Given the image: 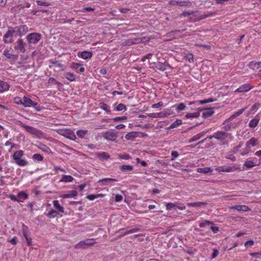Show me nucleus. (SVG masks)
<instances>
[{
    "instance_id": "obj_12",
    "label": "nucleus",
    "mask_w": 261,
    "mask_h": 261,
    "mask_svg": "<svg viewBox=\"0 0 261 261\" xmlns=\"http://www.w3.org/2000/svg\"><path fill=\"white\" fill-rule=\"evenodd\" d=\"M95 156L100 161H107L110 158V155L106 152H98L95 153Z\"/></svg>"
},
{
    "instance_id": "obj_41",
    "label": "nucleus",
    "mask_w": 261,
    "mask_h": 261,
    "mask_svg": "<svg viewBox=\"0 0 261 261\" xmlns=\"http://www.w3.org/2000/svg\"><path fill=\"white\" fill-rule=\"evenodd\" d=\"M199 116H200V113L197 112H195V113H187L185 117L186 118H197Z\"/></svg>"
},
{
    "instance_id": "obj_23",
    "label": "nucleus",
    "mask_w": 261,
    "mask_h": 261,
    "mask_svg": "<svg viewBox=\"0 0 261 261\" xmlns=\"http://www.w3.org/2000/svg\"><path fill=\"white\" fill-rule=\"evenodd\" d=\"M231 208V209L237 210L239 211L242 212H247L250 210L247 206L245 205H237L232 206Z\"/></svg>"
},
{
    "instance_id": "obj_59",
    "label": "nucleus",
    "mask_w": 261,
    "mask_h": 261,
    "mask_svg": "<svg viewBox=\"0 0 261 261\" xmlns=\"http://www.w3.org/2000/svg\"><path fill=\"white\" fill-rule=\"evenodd\" d=\"M117 181L116 179H114V178H103L101 180H99L98 181L99 182H108V181Z\"/></svg>"
},
{
    "instance_id": "obj_36",
    "label": "nucleus",
    "mask_w": 261,
    "mask_h": 261,
    "mask_svg": "<svg viewBox=\"0 0 261 261\" xmlns=\"http://www.w3.org/2000/svg\"><path fill=\"white\" fill-rule=\"evenodd\" d=\"M77 193L76 191L73 190L70 192L69 194H65L62 196L64 198H68L71 197H75L77 195Z\"/></svg>"
},
{
    "instance_id": "obj_13",
    "label": "nucleus",
    "mask_w": 261,
    "mask_h": 261,
    "mask_svg": "<svg viewBox=\"0 0 261 261\" xmlns=\"http://www.w3.org/2000/svg\"><path fill=\"white\" fill-rule=\"evenodd\" d=\"M258 144V140L255 138H251L246 142V146L247 149L250 150L251 147H254Z\"/></svg>"
},
{
    "instance_id": "obj_7",
    "label": "nucleus",
    "mask_w": 261,
    "mask_h": 261,
    "mask_svg": "<svg viewBox=\"0 0 261 261\" xmlns=\"http://www.w3.org/2000/svg\"><path fill=\"white\" fill-rule=\"evenodd\" d=\"M102 136L103 138L110 141H115L118 137V135L117 133L112 132L111 130H108L103 133Z\"/></svg>"
},
{
    "instance_id": "obj_26",
    "label": "nucleus",
    "mask_w": 261,
    "mask_h": 261,
    "mask_svg": "<svg viewBox=\"0 0 261 261\" xmlns=\"http://www.w3.org/2000/svg\"><path fill=\"white\" fill-rule=\"evenodd\" d=\"M214 113V111L213 110V109H212V108L207 109L205 110V111H204L202 113V117L204 118H207V117L211 116Z\"/></svg>"
},
{
    "instance_id": "obj_35",
    "label": "nucleus",
    "mask_w": 261,
    "mask_h": 261,
    "mask_svg": "<svg viewBox=\"0 0 261 261\" xmlns=\"http://www.w3.org/2000/svg\"><path fill=\"white\" fill-rule=\"evenodd\" d=\"M256 166V164L252 161L247 160L244 164V166H245L248 169L252 168Z\"/></svg>"
},
{
    "instance_id": "obj_61",
    "label": "nucleus",
    "mask_w": 261,
    "mask_h": 261,
    "mask_svg": "<svg viewBox=\"0 0 261 261\" xmlns=\"http://www.w3.org/2000/svg\"><path fill=\"white\" fill-rule=\"evenodd\" d=\"M122 199H123V197L121 195L117 194L115 196V202H120V201H122Z\"/></svg>"
},
{
    "instance_id": "obj_64",
    "label": "nucleus",
    "mask_w": 261,
    "mask_h": 261,
    "mask_svg": "<svg viewBox=\"0 0 261 261\" xmlns=\"http://www.w3.org/2000/svg\"><path fill=\"white\" fill-rule=\"evenodd\" d=\"M87 198L90 200H93L96 198H97L96 194H90L87 196Z\"/></svg>"
},
{
    "instance_id": "obj_30",
    "label": "nucleus",
    "mask_w": 261,
    "mask_h": 261,
    "mask_svg": "<svg viewBox=\"0 0 261 261\" xmlns=\"http://www.w3.org/2000/svg\"><path fill=\"white\" fill-rule=\"evenodd\" d=\"M187 204L188 206L199 207L201 206L206 205L207 204V203L204 202H196L188 203Z\"/></svg>"
},
{
    "instance_id": "obj_54",
    "label": "nucleus",
    "mask_w": 261,
    "mask_h": 261,
    "mask_svg": "<svg viewBox=\"0 0 261 261\" xmlns=\"http://www.w3.org/2000/svg\"><path fill=\"white\" fill-rule=\"evenodd\" d=\"M100 108L106 112H107L108 113L110 112V107H109L107 104L106 103H102L100 106Z\"/></svg>"
},
{
    "instance_id": "obj_33",
    "label": "nucleus",
    "mask_w": 261,
    "mask_h": 261,
    "mask_svg": "<svg viewBox=\"0 0 261 261\" xmlns=\"http://www.w3.org/2000/svg\"><path fill=\"white\" fill-rule=\"evenodd\" d=\"M4 55L8 59H15L17 58V56L12 55L10 53V50L8 49H6L4 51Z\"/></svg>"
},
{
    "instance_id": "obj_55",
    "label": "nucleus",
    "mask_w": 261,
    "mask_h": 261,
    "mask_svg": "<svg viewBox=\"0 0 261 261\" xmlns=\"http://www.w3.org/2000/svg\"><path fill=\"white\" fill-rule=\"evenodd\" d=\"M211 224H213V222L211 221L205 220L204 222L200 223L199 226L200 227L203 228L205 227L206 224L209 225Z\"/></svg>"
},
{
    "instance_id": "obj_25",
    "label": "nucleus",
    "mask_w": 261,
    "mask_h": 261,
    "mask_svg": "<svg viewBox=\"0 0 261 261\" xmlns=\"http://www.w3.org/2000/svg\"><path fill=\"white\" fill-rule=\"evenodd\" d=\"M71 67L75 70H79L80 72H84L85 71V68L83 67H81V64L73 62L71 63Z\"/></svg>"
},
{
    "instance_id": "obj_32",
    "label": "nucleus",
    "mask_w": 261,
    "mask_h": 261,
    "mask_svg": "<svg viewBox=\"0 0 261 261\" xmlns=\"http://www.w3.org/2000/svg\"><path fill=\"white\" fill-rule=\"evenodd\" d=\"M182 124L181 119H177L175 121L172 123L170 126L168 128V129H171L178 127Z\"/></svg>"
},
{
    "instance_id": "obj_18",
    "label": "nucleus",
    "mask_w": 261,
    "mask_h": 261,
    "mask_svg": "<svg viewBox=\"0 0 261 261\" xmlns=\"http://www.w3.org/2000/svg\"><path fill=\"white\" fill-rule=\"evenodd\" d=\"M238 168L236 166L231 167H219V171L225 172H233L238 169Z\"/></svg>"
},
{
    "instance_id": "obj_6",
    "label": "nucleus",
    "mask_w": 261,
    "mask_h": 261,
    "mask_svg": "<svg viewBox=\"0 0 261 261\" xmlns=\"http://www.w3.org/2000/svg\"><path fill=\"white\" fill-rule=\"evenodd\" d=\"M15 31L12 29L9 30L3 37V41L5 43H12L13 42V37Z\"/></svg>"
},
{
    "instance_id": "obj_8",
    "label": "nucleus",
    "mask_w": 261,
    "mask_h": 261,
    "mask_svg": "<svg viewBox=\"0 0 261 261\" xmlns=\"http://www.w3.org/2000/svg\"><path fill=\"white\" fill-rule=\"evenodd\" d=\"M25 45L26 44L21 39H19L15 43L14 48L16 50L23 53L25 51Z\"/></svg>"
},
{
    "instance_id": "obj_49",
    "label": "nucleus",
    "mask_w": 261,
    "mask_h": 261,
    "mask_svg": "<svg viewBox=\"0 0 261 261\" xmlns=\"http://www.w3.org/2000/svg\"><path fill=\"white\" fill-rule=\"evenodd\" d=\"M48 84L50 85H59L61 83L57 81L54 77H50L48 80Z\"/></svg>"
},
{
    "instance_id": "obj_43",
    "label": "nucleus",
    "mask_w": 261,
    "mask_h": 261,
    "mask_svg": "<svg viewBox=\"0 0 261 261\" xmlns=\"http://www.w3.org/2000/svg\"><path fill=\"white\" fill-rule=\"evenodd\" d=\"M17 197L19 200L20 199H27L28 198V195L26 193L21 191L18 193Z\"/></svg>"
},
{
    "instance_id": "obj_39",
    "label": "nucleus",
    "mask_w": 261,
    "mask_h": 261,
    "mask_svg": "<svg viewBox=\"0 0 261 261\" xmlns=\"http://www.w3.org/2000/svg\"><path fill=\"white\" fill-rule=\"evenodd\" d=\"M211 170L210 167L199 168L197 169V171L201 173H207Z\"/></svg>"
},
{
    "instance_id": "obj_53",
    "label": "nucleus",
    "mask_w": 261,
    "mask_h": 261,
    "mask_svg": "<svg viewBox=\"0 0 261 261\" xmlns=\"http://www.w3.org/2000/svg\"><path fill=\"white\" fill-rule=\"evenodd\" d=\"M186 108V106L184 103H180L176 105V111H180L184 110Z\"/></svg>"
},
{
    "instance_id": "obj_44",
    "label": "nucleus",
    "mask_w": 261,
    "mask_h": 261,
    "mask_svg": "<svg viewBox=\"0 0 261 261\" xmlns=\"http://www.w3.org/2000/svg\"><path fill=\"white\" fill-rule=\"evenodd\" d=\"M86 247L85 242H84V240L80 241L75 245V248L76 249L85 248Z\"/></svg>"
},
{
    "instance_id": "obj_40",
    "label": "nucleus",
    "mask_w": 261,
    "mask_h": 261,
    "mask_svg": "<svg viewBox=\"0 0 261 261\" xmlns=\"http://www.w3.org/2000/svg\"><path fill=\"white\" fill-rule=\"evenodd\" d=\"M32 159L35 161L41 162L43 160V157L39 153H35L33 155Z\"/></svg>"
},
{
    "instance_id": "obj_45",
    "label": "nucleus",
    "mask_w": 261,
    "mask_h": 261,
    "mask_svg": "<svg viewBox=\"0 0 261 261\" xmlns=\"http://www.w3.org/2000/svg\"><path fill=\"white\" fill-rule=\"evenodd\" d=\"M84 242H85V244L86 247L93 246L95 244V242L94 239H86L84 240Z\"/></svg>"
},
{
    "instance_id": "obj_63",
    "label": "nucleus",
    "mask_w": 261,
    "mask_h": 261,
    "mask_svg": "<svg viewBox=\"0 0 261 261\" xmlns=\"http://www.w3.org/2000/svg\"><path fill=\"white\" fill-rule=\"evenodd\" d=\"M253 244H254V242L252 240H249V241H246L244 245H245V246L247 248L248 247L252 246Z\"/></svg>"
},
{
    "instance_id": "obj_48",
    "label": "nucleus",
    "mask_w": 261,
    "mask_h": 261,
    "mask_svg": "<svg viewBox=\"0 0 261 261\" xmlns=\"http://www.w3.org/2000/svg\"><path fill=\"white\" fill-rule=\"evenodd\" d=\"M139 230V228H133L130 230H126V231H124L123 233V235L126 236L128 234L138 232Z\"/></svg>"
},
{
    "instance_id": "obj_11",
    "label": "nucleus",
    "mask_w": 261,
    "mask_h": 261,
    "mask_svg": "<svg viewBox=\"0 0 261 261\" xmlns=\"http://www.w3.org/2000/svg\"><path fill=\"white\" fill-rule=\"evenodd\" d=\"M253 87L249 84H244L240 86L235 91V93L246 92L250 90Z\"/></svg>"
},
{
    "instance_id": "obj_50",
    "label": "nucleus",
    "mask_w": 261,
    "mask_h": 261,
    "mask_svg": "<svg viewBox=\"0 0 261 261\" xmlns=\"http://www.w3.org/2000/svg\"><path fill=\"white\" fill-rule=\"evenodd\" d=\"M233 124L232 123H230L228 124H224L223 128L226 131H229L233 127Z\"/></svg>"
},
{
    "instance_id": "obj_52",
    "label": "nucleus",
    "mask_w": 261,
    "mask_h": 261,
    "mask_svg": "<svg viewBox=\"0 0 261 261\" xmlns=\"http://www.w3.org/2000/svg\"><path fill=\"white\" fill-rule=\"evenodd\" d=\"M186 58L190 63L194 62V56L192 54H187L186 56Z\"/></svg>"
},
{
    "instance_id": "obj_56",
    "label": "nucleus",
    "mask_w": 261,
    "mask_h": 261,
    "mask_svg": "<svg viewBox=\"0 0 261 261\" xmlns=\"http://www.w3.org/2000/svg\"><path fill=\"white\" fill-rule=\"evenodd\" d=\"M119 158L120 159L126 160L131 159L130 156L128 154H120L119 155Z\"/></svg>"
},
{
    "instance_id": "obj_62",
    "label": "nucleus",
    "mask_w": 261,
    "mask_h": 261,
    "mask_svg": "<svg viewBox=\"0 0 261 261\" xmlns=\"http://www.w3.org/2000/svg\"><path fill=\"white\" fill-rule=\"evenodd\" d=\"M54 170L55 171V173H57L58 171H60L63 172H66L65 170L63 168H62L60 167H58V166H55Z\"/></svg>"
},
{
    "instance_id": "obj_46",
    "label": "nucleus",
    "mask_w": 261,
    "mask_h": 261,
    "mask_svg": "<svg viewBox=\"0 0 261 261\" xmlns=\"http://www.w3.org/2000/svg\"><path fill=\"white\" fill-rule=\"evenodd\" d=\"M115 110L116 111H122V110H126V108L125 105H124V104H123V103H119L116 107V108L115 109Z\"/></svg>"
},
{
    "instance_id": "obj_16",
    "label": "nucleus",
    "mask_w": 261,
    "mask_h": 261,
    "mask_svg": "<svg viewBox=\"0 0 261 261\" xmlns=\"http://www.w3.org/2000/svg\"><path fill=\"white\" fill-rule=\"evenodd\" d=\"M261 66V62H255V61H251L248 64V66L250 69L254 71H256Z\"/></svg>"
},
{
    "instance_id": "obj_51",
    "label": "nucleus",
    "mask_w": 261,
    "mask_h": 261,
    "mask_svg": "<svg viewBox=\"0 0 261 261\" xmlns=\"http://www.w3.org/2000/svg\"><path fill=\"white\" fill-rule=\"evenodd\" d=\"M127 119V117L125 116H123L121 117H116L113 118V120L115 122L122 121L126 120Z\"/></svg>"
},
{
    "instance_id": "obj_1",
    "label": "nucleus",
    "mask_w": 261,
    "mask_h": 261,
    "mask_svg": "<svg viewBox=\"0 0 261 261\" xmlns=\"http://www.w3.org/2000/svg\"><path fill=\"white\" fill-rule=\"evenodd\" d=\"M24 152L22 150H18L14 152L12 157L14 163L19 167H25L29 165V161L23 158Z\"/></svg>"
},
{
    "instance_id": "obj_20",
    "label": "nucleus",
    "mask_w": 261,
    "mask_h": 261,
    "mask_svg": "<svg viewBox=\"0 0 261 261\" xmlns=\"http://www.w3.org/2000/svg\"><path fill=\"white\" fill-rule=\"evenodd\" d=\"M53 204L56 211H57L58 213H63L64 212V208L60 204L58 200H55L53 201Z\"/></svg>"
},
{
    "instance_id": "obj_5",
    "label": "nucleus",
    "mask_w": 261,
    "mask_h": 261,
    "mask_svg": "<svg viewBox=\"0 0 261 261\" xmlns=\"http://www.w3.org/2000/svg\"><path fill=\"white\" fill-rule=\"evenodd\" d=\"M41 38V35L37 33H32L27 36V40L30 44H36L39 42Z\"/></svg>"
},
{
    "instance_id": "obj_57",
    "label": "nucleus",
    "mask_w": 261,
    "mask_h": 261,
    "mask_svg": "<svg viewBox=\"0 0 261 261\" xmlns=\"http://www.w3.org/2000/svg\"><path fill=\"white\" fill-rule=\"evenodd\" d=\"M178 155H179V153L177 151H172L171 152V156H171V160L172 161L174 160L178 156Z\"/></svg>"
},
{
    "instance_id": "obj_19",
    "label": "nucleus",
    "mask_w": 261,
    "mask_h": 261,
    "mask_svg": "<svg viewBox=\"0 0 261 261\" xmlns=\"http://www.w3.org/2000/svg\"><path fill=\"white\" fill-rule=\"evenodd\" d=\"M77 56L84 59H88L92 57V53L89 51H84L82 53H78Z\"/></svg>"
},
{
    "instance_id": "obj_14",
    "label": "nucleus",
    "mask_w": 261,
    "mask_h": 261,
    "mask_svg": "<svg viewBox=\"0 0 261 261\" xmlns=\"http://www.w3.org/2000/svg\"><path fill=\"white\" fill-rule=\"evenodd\" d=\"M19 36L24 35L28 31V28L26 25H20L15 28Z\"/></svg>"
},
{
    "instance_id": "obj_28",
    "label": "nucleus",
    "mask_w": 261,
    "mask_h": 261,
    "mask_svg": "<svg viewBox=\"0 0 261 261\" xmlns=\"http://www.w3.org/2000/svg\"><path fill=\"white\" fill-rule=\"evenodd\" d=\"M64 77L70 82H73L75 80V76L74 74L69 72H66L64 74Z\"/></svg>"
},
{
    "instance_id": "obj_27",
    "label": "nucleus",
    "mask_w": 261,
    "mask_h": 261,
    "mask_svg": "<svg viewBox=\"0 0 261 261\" xmlns=\"http://www.w3.org/2000/svg\"><path fill=\"white\" fill-rule=\"evenodd\" d=\"M73 180V177L70 175H63L61 179L60 180V182H71Z\"/></svg>"
},
{
    "instance_id": "obj_42",
    "label": "nucleus",
    "mask_w": 261,
    "mask_h": 261,
    "mask_svg": "<svg viewBox=\"0 0 261 261\" xmlns=\"http://www.w3.org/2000/svg\"><path fill=\"white\" fill-rule=\"evenodd\" d=\"M88 130H78L76 132V135L78 136L79 137L81 138H83L85 137V136L87 134Z\"/></svg>"
},
{
    "instance_id": "obj_24",
    "label": "nucleus",
    "mask_w": 261,
    "mask_h": 261,
    "mask_svg": "<svg viewBox=\"0 0 261 261\" xmlns=\"http://www.w3.org/2000/svg\"><path fill=\"white\" fill-rule=\"evenodd\" d=\"M120 170L123 172L132 171L134 169V167L129 165H123L120 166Z\"/></svg>"
},
{
    "instance_id": "obj_47",
    "label": "nucleus",
    "mask_w": 261,
    "mask_h": 261,
    "mask_svg": "<svg viewBox=\"0 0 261 261\" xmlns=\"http://www.w3.org/2000/svg\"><path fill=\"white\" fill-rule=\"evenodd\" d=\"M244 109H243L238 110L237 112H234L233 113V114L232 115V116L229 118V119L234 118H236V117L239 116L241 114H242V113L244 112Z\"/></svg>"
},
{
    "instance_id": "obj_38",
    "label": "nucleus",
    "mask_w": 261,
    "mask_h": 261,
    "mask_svg": "<svg viewBox=\"0 0 261 261\" xmlns=\"http://www.w3.org/2000/svg\"><path fill=\"white\" fill-rule=\"evenodd\" d=\"M58 212L55 210H50L48 213L46 214V216L49 218H54L58 215Z\"/></svg>"
},
{
    "instance_id": "obj_3",
    "label": "nucleus",
    "mask_w": 261,
    "mask_h": 261,
    "mask_svg": "<svg viewBox=\"0 0 261 261\" xmlns=\"http://www.w3.org/2000/svg\"><path fill=\"white\" fill-rule=\"evenodd\" d=\"M18 125L23 127L28 133L30 134L34 138H41L44 136V133L40 130L31 126L23 124L21 121L18 122Z\"/></svg>"
},
{
    "instance_id": "obj_9",
    "label": "nucleus",
    "mask_w": 261,
    "mask_h": 261,
    "mask_svg": "<svg viewBox=\"0 0 261 261\" xmlns=\"http://www.w3.org/2000/svg\"><path fill=\"white\" fill-rule=\"evenodd\" d=\"M37 102H34L30 98L24 96L23 97V106L24 107H31L32 106H36Z\"/></svg>"
},
{
    "instance_id": "obj_60",
    "label": "nucleus",
    "mask_w": 261,
    "mask_h": 261,
    "mask_svg": "<svg viewBox=\"0 0 261 261\" xmlns=\"http://www.w3.org/2000/svg\"><path fill=\"white\" fill-rule=\"evenodd\" d=\"M163 105V103L162 101H160L156 103L153 104L151 106L152 108H158L159 107H162Z\"/></svg>"
},
{
    "instance_id": "obj_2",
    "label": "nucleus",
    "mask_w": 261,
    "mask_h": 261,
    "mask_svg": "<svg viewBox=\"0 0 261 261\" xmlns=\"http://www.w3.org/2000/svg\"><path fill=\"white\" fill-rule=\"evenodd\" d=\"M215 138L220 142L221 144H228L233 139V136L230 133L224 131H217L214 133Z\"/></svg>"
},
{
    "instance_id": "obj_58",
    "label": "nucleus",
    "mask_w": 261,
    "mask_h": 261,
    "mask_svg": "<svg viewBox=\"0 0 261 261\" xmlns=\"http://www.w3.org/2000/svg\"><path fill=\"white\" fill-rule=\"evenodd\" d=\"M14 102L16 104L21 105L23 106V100H22L19 97H15L14 98Z\"/></svg>"
},
{
    "instance_id": "obj_29",
    "label": "nucleus",
    "mask_w": 261,
    "mask_h": 261,
    "mask_svg": "<svg viewBox=\"0 0 261 261\" xmlns=\"http://www.w3.org/2000/svg\"><path fill=\"white\" fill-rule=\"evenodd\" d=\"M259 119L255 117L254 118L251 119L249 123V126L251 128L255 127L258 124Z\"/></svg>"
},
{
    "instance_id": "obj_31",
    "label": "nucleus",
    "mask_w": 261,
    "mask_h": 261,
    "mask_svg": "<svg viewBox=\"0 0 261 261\" xmlns=\"http://www.w3.org/2000/svg\"><path fill=\"white\" fill-rule=\"evenodd\" d=\"M138 132H131L128 133H127L125 137L126 139L128 140H133L137 137V134H138Z\"/></svg>"
},
{
    "instance_id": "obj_17",
    "label": "nucleus",
    "mask_w": 261,
    "mask_h": 261,
    "mask_svg": "<svg viewBox=\"0 0 261 261\" xmlns=\"http://www.w3.org/2000/svg\"><path fill=\"white\" fill-rule=\"evenodd\" d=\"M49 62L50 64H51V65L49 66L50 68H51L53 65H54L55 67L60 68L62 70H64L65 69V66L63 64L60 63V62L56 60H50Z\"/></svg>"
},
{
    "instance_id": "obj_4",
    "label": "nucleus",
    "mask_w": 261,
    "mask_h": 261,
    "mask_svg": "<svg viewBox=\"0 0 261 261\" xmlns=\"http://www.w3.org/2000/svg\"><path fill=\"white\" fill-rule=\"evenodd\" d=\"M58 133L60 135L72 140H75L76 139L75 134L73 131L70 129L65 128L60 129Z\"/></svg>"
},
{
    "instance_id": "obj_22",
    "label": "nucleus",
    "mask_w": 261,
    "mask_h": 261,
    "mask_svg": "<svg viewBox=\"0 0 261 261\" xmlns=\"http://www.w3.org/2000/svg\"><path fill=\"white\" fill-rule=\"evenodd\" d=\"M213 101H214V100L212 98H209V99H204V100H197V101H193V102H190L189 104L190 105L195 104L196 106H199L200 105L205 104L206 103L212 102Z\"/></svg>"
},
{
    "instance_id": "obj_37",
    "label": "nucleus",
    "mask_w": 261,
    "mask_h": 261,
    "mask_svg": "<svg viewBox=\"0 0 261 261\" xmlns=\"http://www.w3.org/2000/svg\"><path fill=\"white\" fill-rule=\"evenodd\" d=\"M166 209L168 210H175L177 207V204H176L173 203H167L166 204Z\"/></svg>"
},
{
    "instance_id": "obj_10",
    "label": "nucleus",
    "mask_w": 261,
    "mask_h": 261,
    "mask_svg": "<svg viewBox=\"0 0 261 261\" xmlns=\"http://www.w3.org/2000/svg\"><path fill=\"white\" fill-rule=\"evenodd\" d=\"M169 113L163 111L160 113H153L147 114V115L149 117L152 118H165L167 116L169 115Z\"/></svg>"
},
{
    "instance_id": "obj_34",
    "label": "nucleus",
    "mask_w": 261,
    "mask_h": 261,
    "mask_svg": "<svg viewBox=\"0 0 261 261\" xmlns=\"http://www.w3.org/2000/svg\"><path fill=\"white\" fill-rule=\"evenodd\" d=\"M156 68L161 71H165L167 69V67H169V65L164 64L161 62H159L156 64Z\"/></svg>"
},
{
    "instance_id": "obj_21",
    "label": "nucleus",
    "mask_w": 261,
    "mask_h": 261,
    "mask_svg": "<svg viewBox=\"0 0 261 261\" xmlns=\"http://www.w3.org/2000/svg\"><path fill=\"white\" fill-rule=\"evenodd\" d=\"M9 88L10 86L7 83L0 80V93L8 91Z\"/></svg>"
},
{
    "instance_id": "obj_15",
    "label": "nucleus",
    "mask_w": 261,
    "mask_h": 261,
    "mask_svg": "<svg viewBox=\"0 0 261 261\" xmlns=\"http://www.w3.org/2000/svg\"><path fill=\"white\" fill-rule=\"evenodd\" d=\"M208 130H206L203 131L192 137L189 141V143H192L195 142L199 139H200L201 137H202L206 133L208 132Z\"/></svg>"
}]
</instances>
